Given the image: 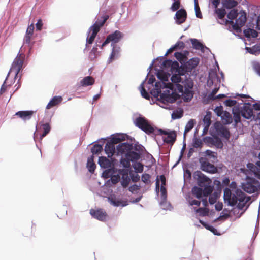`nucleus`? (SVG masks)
<instances>
[{
  "label": "nucleus",
  "mask_w": 260,
  "mask_h": 260,
  "mask_svg": "<svg viewBox=\"0 0 260 260\" xmlns=\"http://www.w3.org/2000/svg\"><path fill=\"white\" fill-rule=\"evenodd\" d=\"M180 7V2L179 0H176L172 4L171 9L172 11H175L178 10L179 8Z\"/></svg>",
  "instance_id": "nucleus-49"
},
{
  "label": "nucleus",
  "mask_w": 260,
  "mask_h": 260,
  "mask_svg": "<svg viewBox=\"0 0 260 260\" xmlns=\"http://www.w3.org/2000/svg\"><path fill=\"white\" fill-rule=\"evenodd\" d=\"M244 190L248 193H253L256 190V187L250 183H247L244 185Z\"/></svg>",
  "instance_id": "nucleus-36"
},
{
  "label": "nucleus",
  "mask_w": 260,
  "mask_h": 260,
  "mask_svg": "<svg viewBox=\"0 0 260 260\" xmlns=\"http://www.w3.org/2000/svg\"><path fill=\"white\" fill-rule=\"evenodd\" d=\"M215 12L217 15L218 18L220 19H223L226 14L224 9L215 8Z\"/></svg>",
  "instance_id": "nucleus-39"
},
{
  "label": "nucleus",
  "mask_w": 260,
  "mask_h": 260,
  "mask_svg": "<svg viewBox=\"0 0 260 260\" xmlns=\"http://www.w3.org/2000/svg\"><path fill=\"white\" fill-rule=\"evenodd\" d=\"M42 127L43 131V133L42 134H39L38 132H36L34 133V138L35 141L37 140L41 141L50 131V126L47 123L43 124Z\"/></svg>",
  "instance_id": "nucleus-10"
},
{
  "label": "nucleus",
  "mask_w": 260,
  "mask_h": 260,
  "mask_svg": "<svg viewBox=\"0 0 260 260\" xmlns=\"http://www.w3.org/2000/svg\"><path fill=\"white\" fill-rule=\"evenodd\" d=\"M36 111L32 110L28 111H19L15 113V115L17 116L24 121L29 120L31 119Z\"/></svg>",
  "instance_id": "nucleus-12"
},
{
  "label": "nucleus",
  "mask_w": 260,
  "mask_h": 260,
  "mask_svg": "<svg viewBox=\"0 0 260 260\" xmlns=\"http://www.w3.org/2000/svg\"><path fill=\"white\" fill-rule=\"evenodd\" d=\"M111 203L115 206H118L120 205H122V206H125L127 205L126 203H123L122 201L119 200H111Z\"/></svg>",
  "instance_id": "nucleus-57"
},
{
  "label": "nucleus",
  "mask_w": 260,
  "mask_h": 260,
  "mask_svg": "<svg viewBox=\"0 0 260 260\" xmlns=\"http://www.w3.org/2000/svg\"><path fill=\"white\" fill-rule=\"evenodd\" d=\"M134 168L137 173H142L143 171V165L141 162H137L134 166Z\"/></svg>",
  "instance_id": "nucleus-48"
},
{
  "label": "nucleus",
  "mask_w": 260,
  "mask_h": 260,
  "mask_svg": "<svg viewBox=\"0 0 260 260\" xmlns=\"http://www.w3.org/2000/svg\"><path fill=\"white\" fill-rule=\"evenodd\" d=\"M123 37V34L120 31H115L113 33L109 35L107 37L105 41L100 46L101 49H103L104 46H105L106 45H107L110 42H112V44L118 43L122 38Z\"/></svg>",
  "instance_id": "nucleus-6"
},
{
  "label": "nucleus",
  "mask_w": 260,
  "mask_h": 260,
  "mask_svg": "<svg viewBox=\"0 0 260 260\" xmlns=\"http://www.w3.org/2000/svg\"><path fill=\"white\" fill-rule=\"evenodd\" d=\"M189 203L190 206L196 205L199 206L201 204V201L196 200H190Z\"/></svg>",
  "instance_id": "nucleus-63"
},
{
  "label": "nucleus",
  "mask_w": 260,
  "mask_h": 260,
  "mask_svg": "<svg viewBox=\"0 0 260 260\" xmlns=\"http://www.w3.org/2000/svg\"><path fill=\"white\" fill-rule=\"evenodd\" d=\"M116 149L118 153L121 154H125L126 155L128 152H129L133 149V146L132 144L122 143L117 145Z\"/></svg>",
  "instance_id": "nucleus-11"
},
{
  "label": "nucleus",
  "mask_w": 260,
  "mask_h": 260,
  "mask_svg": "<svg viewBox=\"0 0 260 260\" xmlns=\"http://www.w3.org/2000/svg\"><path fill=\"white\" fill-rule=\"evenodd\" d=\"M183 115V110L181 109L179 110H175L173 112L171 115L172 119L175 120L181 118Z\"/></svg>",
  "instance_id": "nucleus-28"
},
{
  "label": "nucleus",
  "mask_w": 260,
  "mask_h": 260,
  "mask_svg": "<svg viewBox=\"0 0 260 260\" xmlns=\"http://www.w3.org/2000/svg\"><path fill=\"white\" fill-rule=\"evenodd\" d=\"M192 193L197 199H200L203 194V190L202 188L195 186L192 189Z\"/></svg>",
  "instance_id": "nucleus-29"
},
{
  "label": "nucleus",
  "mask_w": 260,
  "mask_h": 260,
  "mask_svg": "<svg viewBox=\"0 0 260 260\" xmlns=\"http://www.w3.org/2000/svg\"><path fill=\"white\" fill-rule=\"evenodd\" d=\"M120 180V176L119 175H114L111 176V180L113 184H116Z\"/></svg>",
  "instance_id": "nucleus-59"
},
{
  "label": "nucleus",
  "mask_w": 260,
  "mask_h": 260,
  "mask_svg": "<svg viewBox=\"0 0 260 260\" xmlns=\"http://www.w3.org/2000/svg\"><path fill=\"white\" fill-rule=\"evenodd\" d=\"M203 143L201 139H195L193 141V146L194 148H201L202 147Z\"/></svg>",
  "instance_id": "nucleus-53"
},
{
  "label": "nucleus",
  "mask_w": 260,
  "mask_h": 260,
  "mask_svg": "<svg viewBox=\"0 0 260 260\" xmlns=\"http://www.w3.org/2000/svg\"><path fill=\"white\" fill-rule=\"evenodd\" d=\"M135 123L137 127L148 134L153 133L154 131V128L144 117H139L136 118Z\"/></svg>",
  "instance_id": "nucleus-4"
},
{
  "label": "nucleus",
  "mask_w": 260,
  "mask_h": 260,
  "mask_svg": "<svg viewBox=\"0 0 260 260\" xmlns=\"http://www.w3.org/2000/svg\"><path fill=\"white\" fill-rule=\"evenodd\" d=\"M213 145L216 146L218 148H221L223 146V143L221 140L217 137H215L214 143Z\"/></svg>",
  "instance_id": "nucleus-55"
},
{
  "label": "nucleus",
  "mask_w": 260,
  "mask_h": 260,
  "mask_svg": "<svg viewBox=\"0 0 260 260\" xmlns=\"http://www.w3.org/2000/svg\"><path fill=\"white\" fill-rule=\"evenodd\" d=\"M201 169L205 172L210 173H215L217 171V168L213 164L210 163L206 160L201 164Z\"/></svg>",
  "instance_id": "nucleus-13"
},
{
  "label": "nucleus",
  "mask_w": 260,
  "mask_h": 260,
  "mask_svg": "<svg viewBox=\"0 0 260 260\" xmlns=\"http://www.w3.org/2000/svg\"><path fill=\"white\" fill-rule=\"evenodd\" d=\"M215 137H206L205 138V143L208 144L209 145H213L214 143Z\"/></svg>",
  "instance_id": "nucleus-56"
},
{
  "label": "nucleus",
  "mask_w": 260,
  "mask_h": 260,
  "mask_svg": "<svg viewBox=\"0 0 260 260\" xmlns=\"http://www.w3.org/2000/svg\"><path fill=\"white\" fill-rule=\"evenodd\" d=\"M238 4L237 1L235 0H225L223 5L224 7L228 9H231L236 7Z\"/></svg>",
  "instance_id": "nucleus-31"
},
{
  "label": "nucleus",
  "mask_w": 260,
  "mask_h": 260,
  "mask_svg": "<svg viewBox=\"0 0 260 260\" xmlns=\"http://www.w3.org/2000/svg\"><path fill=\"white\" fill-rule=\"evenodd\" d=\"M34 25L33 23H32L28 26L25 34L33 35H34Z\"/></svg>",
  "instance_id": "nucleus-61"
},
{
  "label": "nucleus",
  "mask_w": 260,
  "mask_h": 260,
  "mask_svg": "<svg viewBox=\"0 0 260 260\" xmlns=\"http://www.w3.org/2000/svg\"><path fill=\"white\" fill-rule=\"evenodd\" d=\"M238 16L235 23L233 21L226 20V23L231 24L233 29L237 31L241 29V27L245 25L247 20L246 14L244 12H240Z\"/></svg>",
  "instance_id": "nucleus-5"
},
{
  "label": "nucleus",
  "mask_w": 260,
  "mask_h": 260,
  "mask_svg": "<svg viewBox=\"0 0 260 260\" xmlns=\"http://www.w3.org/2000/svg\"><path fill=\"white\" fill-rule=\"evenodd\" d=\"M100 28L101 27L98 26V20H97L95 23L90 28L89 32H92L90 36L95 38L97 34L100 31Z\"/></svg>",
  "instance_id": "nucleus-26"
},
{
  "label": "nucleus",
  "mask_w": 260,
  "mask_h": 260,
  "mask_svg": "<svg viewBox=\"0 0 260 260\" xmlns=\"http://www.w3.org/2000/svg\"><path fill=\"white\" fill-rule=\"evenodd\" d=\"M170 71L172 73H175L180 74L179 72V64L178 62L176 61H172V64H171Z\"/></svg>",
  "instance_id": "nucleus-32"
},
{
  "label": "nucleus",
  "mask_w": 260,
  "mask_h": 260,
  "mask_svg": "<svg viewBox=\"0 0 260 260\" xmlns=\"http://www.w3.org/2000/svg\"><path fill=\"white\" fill-rule=\"evenodd\" d=\"M241 116L246 119H250L253 115V109L249 106L245 105L241 109Z\"/></svg>",
  "instance_id": "nucleus-15"
},
{
  "label": "nucleus",
  "mask_w": 260,
  "mask_h": 260,
  "mask_svg": "<svg viewBox=\"0 0 260 260\" xmlns=\"http://www.w3.org/2000/svg\"><path fill=\"white\" fill-rule=\"evenodd\" d=\"M223 119H225L228 123H231L232 122V118L230 113L225 111L222 116Z\"/></svg>",
  "instance_id": "nucleus-51"
},
{
  "label": "nucleus",
  "mask_w": 260,
  "mask_h": 260,
  "mask_svg": "<svg viewBox=\"0 0 260 260\" xmlns=\"http://www.w3.org/2000/svg\"><path fill=\"white\" fill-rule=\"evenodd\" d=\"M238 16V11L235 9L231 10L227 15L228 18L231 20L230 21H232L233 19L236 18Z\"/></svg>",
  "instance_id": "nucleus-43"
},
{
  "label": "nucleus",
  "mask_w": 260,
  "mask_h": 260,
  "mask_svg": "<svg viewBox=\"0 0 260 260\" xmlns=\"http://www.w3.org/2000/svg\"><path fill=\"white\" fill-rule=\"evenodd\" d=\"M258 46H253L252 47H247L246 49L249 53L251 54L256 55L258 53L259 51V49H258Z\"/></svg>",
  "instance_id": "nucleus-44"
},
{
  "label": "nucleus",
  "mask_w": 260,
  "mask_h": 260,
  "mask_svg": "<svg viewBox=\"0 0 260 260\" xmlns=\"http://www.w3.org/2000/svg\"><path fill=\"white\" fill-rule=\"evenodd\" d=\"M219 89V87L214 88L211 93H210L207 97V99L209 100L214 101L215 100V96Z\"/></svg>",
  "instance_id": "nucleus-45"
},
{
  "label": "nucleus",
  "mask_w": 260,
  "mask_h": 260,
  "mask_svg": "<svg viewBox=\"0 0 260 260\" xmlns=\"http://www.w3.org/2000/svg\"><path fill=\"white\" fill-rule=\"evenodd\" d=\"M195 124L196 121L194 119H191L188 121V122L186 123L185 125V130L184 132V138L186 137V134L193 128Z\"/></svg>",
  "instance_id": "nucleus-24"
},
{
  "label": "nucleus",
  "mask_w": 260,
  "mask_h": 260,
  "mask_svg": "<svg viewBox=\"0 0 260 260\" xmlns=\"http://www.w3.org/2000/svg\"><path fill=\"white\" fill-rule=\"evenodd\" d=\"M62 98L60 96H54L48 103L46 108L47 109H49L53 107L58 105L62 102Z\"/></svg>",
  "instance_id": "nucleus-16"
},
{
  "label": "nucleus",
  "mask_w": 260,
  "mask_h": 260,
  "mask_svg": "<svg viewBox=\"0 0 260 260\" xmlns=\"http://www.w3.org/2000/svg\"><path fill=\"white\" fill-rule=\"evenodd\" d=\"M150 175L149 174H146V173L144 174L142 176V178H141L142 181L146 184H148L150 182Z\"/></svg>",
  "instance_id": "nucleus-52"
},
{
  "label": "nucleus",
  "mask_w": 260,
  "mask_h": 260,
  "mask_svg": "<svg viewBox=\"0 0 260 260\" xmlns=\"http://www.w3.org/2000/svg\"><path fill=\"white\" fill-rule=\"evenodd\" d=\"M199 59L198 58H193L189 60L186 63V67L189 70L194 69L199 64Z\"/></svg>",
  "instance_id": "nucleus-23"
},
{
  "label": "nucleus",
  "mask_w": 260,
  "mask_h": 260,
  "mask_svg": "<svg viewBox=\"0 0 260 260\" xmlns=\"http://www.w3.org/2000/svg\"><path fill=\"white\" fill-rule=\"evenodd\" d=\"M203 122L205 124V130L207 131L211 124V116L207 114L203 118Z\"/></svg>",
  "instance_id": "nucleus-38"
},
{
  "label": "nucleus",
  "mask_w": 260,
  "mask_h": 260,
  "mask_svg": "<svg viewBox=\"0 0 260 260\" xmlns=\"http://www.w3.org/2000/svg\"><path fill=\"white\" fill-rule=\"evenodd\" d=\"M133 149H134V150L137 151V152L140 154L143 151L144 147L142 145L137 143L135 144L134 146H133Z\"/></svg>",
  "instance_id": "nucleus-54"
},
{
  "label": "nucleus",
  "mask_w": 260,
  "mask_h": 260,
  "mask_svg": "<svg viewBox=\"0 0 260 260\" xmlns=\"http://www.w3.org/2000/svg\"><path fill=\"white\" fill-rule=\"evenodd\" d=\"M188 86V88H185L183 93H182V95L183 96L184 100L186 102H188L189 101L191 100L193 97V93L192 91L189 89L192 88L193 84H189Z\"/></svg>",
  "instance_id": "nucleus-17"
},
{
  "label": "nucleus",
  "mask_w": 260,
  "mask_h": 260,
  "mask_svg": "<svg viewBox=\"0 0 260 260\" xmlns=\"http://www.w3.org/2000/svg\"><path fill=\"white\" fill-rule=\"evenodd\" d=\"M128 139L129 136L125 134H118L115 135L111 140L113 141V143L116 144Z\"/></svg>",
  "instance_id": "nucleus-18"
},
{
  "label": "nucleus",
  "mask_w": 260,
  "mask_h": 260,
  "mask_svg": "<svg viewBox=\"0 0 260 260\" xmlns=\"http://www.w3.org/2000/svg\"><path fill=\"white\" fill-rule=\"evenodd\" d=\"M172 64V61L171 60H166L162 63V67L165 69H168L171 68Z\"/></svg>",
  "instance_id": "nucleus-60"
},
{
  "label": "nucleus",
  "mask_w": 260,
  "mask_h": 260,
  "mask_svg": "<svg viewBox=\"0 0 260 260\" xmlns=\"http://www.w3.org/2000/svg\"><path fill=\"white\" fill-rule=\"evenodd\" d=\"M95 82L94 79L90 76L84 77L80 82V85L82 86H88L93 85Z\"/></svg>",
  "instance_id": "nucleus-19"
},
{
  "label": "nucleus",
  "mask_w": 260,
  "mask_h": 260,
  "mask_svg": "<svg viewBox=\"0 0 260 260\" xmlns=\"http://www.w3.org/2000/svg\"><path fill=\"white\" fill-rule=\"evenodd\" d=\"M102 150L103 147L100 144H95L91 149V151L93 154H99Z\"/></svg>",
  "instance_id": "nucleus-34"
},
{
  "label": "nucleus",
  "mask_w": 260,
  "mask_h": 260,
  "mask_svg": "<svg viewBox=\"0 0 260 260\" xmlns=\"http://www.w3.org/2000/svg\"><path fill=\"white\" fill-rule=\"evenodd\" d=\"M174 55H175V57L178 60H180V61L181 60H183L184 58V57H185L184 55L181 52H176V53H175Z\"/></svg>",
  "instance_id": "nucleus-62"
},
{
  "label": "nucleus",
  "mask_w": 260,
  "mask_h": 260,
  "mask_svg": "<svg viewBox=\"0 0 260 260\" xmlns=\"http://www.w3.org/2000/svg\"><path fill=\"white\" fill-rule=\"evenodd\" d=\"M159 134L165 135L166 136L163 137L164 143L168 144L173 145L176 140L177 134L175 131L168 132L165 130L159 129Z\"/></svg>",
  "instance_id": "nucleus-7"
},
{
  "label": "nucleus",
  "mask_w": 260,
  "mask_h": 260,
  "mask_svg": "<svg viewBox=\"0 0 260 260\" xmlns=\"http://www.w3.org/2000/svg\"><path fill=\"white\" fill-rule=\"evenodd\" d=\"M219 133L221 136L223 137L226 139H229L230 137L229 131L223 127H222L219 129Z\"/></svg>",
  "instance_id": "nucleus-33"
},
{
  "label": "nucleus",
  "mask_w": 260,
  "mask_h": 260,
  "mask_svg": "<svg viewBox=\"0 0 260 260\" xmlns=\"http://www.w3.org/2000/svg\"><path fill=\"white\" fill-rule=\"evenodd\" d=\"M195 212L197 213H199V215L201 216H205L208 215L209 210L205 208H199L197 209H195Z\"/></svg>",
  "instance_id": "nucleus-42"
},
{
  "label": "nucleus",
  "mask_w": 260,
  "mask_h": 260,
  "mask_svg": "<svg viewBox=\"0 0 260 260\" xmlns=\"http://www.w3.org/2000/svg\"><path fill=\"white\" fill-rule=\"evenodd\" d=\"M32 36L33 35L25 34L23 39V43L24 44H27L29 45L30 44Z\"/></svg>",
  "instance_id": "nucleus-50"
},
{
  "label": "nucleus",
  "mask_w": 260,
  "mask_h": 260,
  "mask_svg": "<svg viewBox=\"0 0 260 260\" xmlns=\"http://www.w3.org/2000/svg\"><path fill=\"white\" fill-rule=\"evenodd\" d=\"M256 164V166L252 167L251 171L254 172L255 176L260 179V160Z\"/></svg>",
  "instance_id": "nucleus-35"
},
{
  "label": "nucleus",
  "mask_w": 260,
  "mask_h": 260,
  "mask_svg": "<svg viewBox=\"0 0 260 260\" xmlns=\"http://www.w3.org/2000/svg\"><path fill=\"white\" fill-rule=\"evenodd\" d=\"M244 34L246 37H250L251 36L253 38H256L258 35V34L256 30L250 28L245 30Z\"/></svg>",
  "instance_id": "nucleus-37"
},
{
  "label": "nucleus",
  "mask_w": 260,
  "mask_h": 260,
  "mask_svg": "<svg viewBox=\"0 0 260 260\" xmlns=\"http://www.w3.org/2000/svg\"><path fill=\"white\" fill-rule=\"evenodd\" d=\"M233 118L236 123H238L241 121V110L239 107H234L233 108Z\"/></svg>",
  "instance_id": "nucleus-21"
},
{
  "label": "nucleus",
  "mask_w": 260,
  "mask_h": 260,
  "mask_svg": "<svg viewBox=\"0 0 260 260\" xmlns=\"http://www.w3.org/2000/svg\"><path fill=\"white\" fill-rule=\"evenodd\" d=\"M169 89H171L173 91L172 93H174V92H178L179 93H183L184 90V87L182 85L178 84H173V87L172 88H169Z\"/></svg>",
  "instance_id": "nucleus-30"
},
{
  "label": "nucleus",
  "mask_w": 260,
  "mask_h": 260,
  "mask_svg": "<svg viewBox=\"0 0 260 260\" xmlns=\"http://www.w3.org/2000/svg\"><path fill=\"white\" fill-rule=\"evenodd\" d=\"M213 187L210 185H206L203 190V194L204 197H207L211 194L213 191Z\"/></svg>",
  "instance_id": "nucleus-41"
},
{
  "label": "nucleus",
  "mask_w": 260,
  "mask_h": 260,
  "mask_svg": "<svg viewBox=\"0 0 260 260\" xmlns=\"http://www.w3.org/2000/svg\"><path fill=\"white\" fill-rule=\"evenodd\" d=\"M25 59V55L23 54H19L14 59L10 70L6 77L7 80L10 73L14 72L15 74V78H16L20 71L22 69L23 65Z\"/></svg>",
  "instance_id": "nucleus-3"
},
{
  "label": "nucleus",
  "mask_w": 260,
  "mask_h": 260,
  "mask_svg": "<svg viewBox=\"0 0 260 260\" xmlns=\"http://www.w3.org/2000/svg\"><path fill=\"white\" fill-rule=\"evenodd\" d=\"M187 18V12L184 9L178 10L174 16V20L177 24H181L185 22Z\"/></svg>",
  "instance_id": "nucleus-9"
},
{
  "label": "nucleus",
  "mask_w": 260,
  "mask_h": 260,
  "mask_svg": "<svg viewBox=\"0 0 260 260\" xmlns=\"http://www.w3.org/2000/svg\"><path fill=\"white\" fill-rule=\"evenodd\" d=\"M90 214L93 217L101 221H106L108 216L106 212L102 209H91Z\"/></svg>",
  "instance_id": "nucleus-8"
},
{
  "label": "nucleus",
  "mask_w": 260,
  "mask_h": 260,
  "mask_svg": "<svg viewBox=\"0 0 260 260\" xmlns=\"http://www.w3.org/2000/svg\"><path fill=\"white\" fill-rule=\"evenodd\" d=\"M237 103L236 101L231 99H228L224 101V104L226 106L232 107L234 106Z\"/></svg>",
  "instance_id": "nucleus-58"
},
{
  "label": "nucleus",
  "mask_w": 260,
  "mask_h": 260,
  "mask_svg": "<svg viewBox=\"0 0 260 260\" xmlns=\"http://www.w3.org/2000/svg\"><path fill=\"white\" fill-rule=\"evenodd\" d=\"M115 143H113V141L110 140L109 142H108L105 146V151L108 157H111L114 153L115 152Z\"/></svg>",
  "instance_id": "nucleus-14"
},
{
  "label": "nucleus",
  "mask_w": 260,
  "mask_h": 260,
  "mask_svg": "<svg viewBox=\"0 0 260 260\" xmlns=\"http://www.w3.org/2000/svg\"><path fill=\"white\" fill-rule=\"evenodd\" d=\"M87 166L90 172L93 173L96 168L95 164L93 162V159H88L87 161Z\"/></svg>",
  "instance_id": "nucleus-40"
},
{
  "label": "nucleus",
  "mask_w": 260,
  "mask_h": 260,
  "mask_svg": "<svg viewBox=\"0 0 260 260\" xmlns=\"http://www.w3.org/2000/svg\"><path fill=\"white\" fill-rule=\"evenodd\" d=\"M140 87L141 88L140 91H141V93L142 96L144 97V98H145L146 99H147V100L149 99L150 95L148 94V93L146 91V90H145L144 86L143 85V83H142L141 84Z\"/></svg>",
  "instance_id": "nucleus-46"
},
{
  "label": "nucleus",
  "mask_w": 260,
  "mask_h": 260,
  "mask_svg": "<svg viewBox=\"0 0 260 260\" xmlns=\"http://www.w3.org/2000/svg\"><path fill=\"white\" fill-rule=\"evenodd\" d=\"M171 79L173 84H178V83L181 82V78L179 74H177L176 73L171 77Z\"/></svg>",
  "instance_id": "nucleus-47"
},
{
  "label": "nucleus",
  "mask_w": 260,
  "mask_h": 260,
  "mask_svg": "<svg viewBox=\"0 0 260 260\" xmlns=\"http://www.w3.org/2000/svg\"><path fill=\"white\" fill-rule=\"evenodd\" d=\"M232 189L225 188L224 190V200L231 206L235 205L238 201L237 207L242 210L246 203L250 200V197H246L244 192L240 189L235 190V183L233 182L230 185Z\"/></svg>",
  "instance_id": "nucleus-1"
},
{
  "label": "nucleus",
  "mask_w": 260,
  "mask_h": 260,
  "mask_svg": "<svg viewBox=\"0 0 260 260\" xmlns=\"http://www.w3.org/2000/svg\"><path fill=\"white\" fill-rule=\"evenodd\" d=\"M190 41L193 48L197 50H203L204 49V45L196 39H191Z\"/></svg>",
  "instance_id": "nucleus-27"
},
{
  "label": "nucleus",
  "mask_w": 260,
  "mask_h": 260,
  "mask_svg": "<svg viewBox=\"0 0 260 260\" xmlns=\"http://www.w3.org/2000/svg\"><path fill=\"white\" fill-rule=\"evenodd\" d=\"M170 76V74L165 72L163 70L158 71L157 74V78L165 82L168 81Z\"/></svg>",
  "instance_id": "nucleus-25"
},
{
  "label": "nucleus",
  "mask_w": 260,
  "mask_h": 260,
  "mask_svg": "<svg viewBox=\"0 0 260 260\" xmlns=\"http://www.w3.org/2000/svg\"><path fill=\"white\" fill-rule=\"evenodd\" d=\"M99 164L102 168H108L111 166V161L106 157L101 156L99 158Z\"/></svg>",
  "instance_id": "nucleus-22"
},
{
  "label": "nucleus",
  "mask_w": 260,
  "mask_h": 260,
  "mask_svg": "<svg viewBox=\"0 0 260 260\" xmlns=\"http://www.w3.org/2000/svg\"><path fill=\"white\" fill-rule=\"evenodd\" d=\"M254 71L260 76V64L259 63H255L253 66Z\"/></svg>",
  "instance_id": "nucleus-64"
},
{
  "label": "nucleus",
  "mask_w": 260,
  "mask_h": 260,
  "mask_svg": "<svg viewBox=\"0 0 260 260\" xmlns=\"http://www.w3.org/2000/svg\"><path fill=\"white\" fill-rule=\"evenodd\" d=\"M125 156L128 161H135L140 159V154L137 152L131 150L129 152H128V153H127Z\"/></svg>",
  "instance_id": "nucleus-20"
},
{
  "label": "nucleus",
  "mask_w": 260,
  "mask_h": 260,
  "mask_svg": "<svg viewBox=\"0 0 260 260\" xmlns=\"http://www.w3.org/2000/svg\"><path fill=\"white\" fill-rule=\"evenodd\" d=\"M155 88L157 91L160 100L164 102H170L173 103L175 101V99L171 96L168 91V93H161V89L162 88H172L173 87V83L171 82L166 83L164 81L156 82L155 84Z\"/></svg>",
  "instance_id": "nucleus-2"
}]
</instances>
